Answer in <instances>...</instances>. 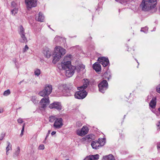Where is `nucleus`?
<instances>
[{
  "mask_svg": "<svg viewBox=\"0 0 160 160\" xmlns=\"http://www.w3.org/2000/svg\"><path fill=\"white\" fill-rule=\"evenodd\" d=\"M65 53L66 50L64 49L60 46L56 47L53 54V63L55 64Z\"/></svg>",
  "mask_w": 160,
  "mask_h": 160,
  "instance_id": "5",
  "label": "nucleus"
},
{
  "mask_svg": "<svg viewBox=\"0 0 160 160\" xmlns=\"http://www.w3.org/2000/svg\"><path fill=\"white\" fill-rule=\"evenodd\" d=\"M6 154H7V155H8V152H6Z\"/></svg>",
  "mask_w": 160,
  "mask_h": 160,
  "instance_id": "51",
  "label": "nucleus"
},
{
  "mask_svg": "<svg viewBox=\"0 0 160 160\" xmlns=\"http://www.w3.org/2000/svg\"><path fill=\"white\" fill-rule=\"evenodd\" d=\"M15 4V2H12V6H13V7H14V5Z\"/></svg>",
  "mask_w": 160,
  "mask_h": 160,
  "instance_id": "45",
  "label": "nucleus"
},
{
  "mask_svg": "<svg viewBox=\"0 0 160 160\" xmlns=\"http://www.w3.org/2000/svg\"><path fill=\"white\" fill-rule=\"evenodd\" d=\"M67 57L64 58L62 62L61 66L62 69L65 70V74L67 77H72L75 72L76 67L71 64V61H67Z\"/></svg>",
  "mask_w": 160,
  "mask_h": 160,
  "instance_id": "2",
  "label": "nucleus"
},
{
  "mask_svg": "<svg viewBox=\"0 0 160 160\" xmlns=\"http://www.w3.org/2000/svg\"><path fill=\"white\" fill-rule=\"evenodd\" d=\"M116 1L118 2H119L120 3H122V2H123L124 0H115Z\"/></svg>",
  "mask_w": 160,
  "mask_h": 160,
  "instance_id": "42",
  "label": "nucleus"
},
{
  "mask_svg": "<svg viewBox=\"0 0 160 160\" xmlns=\"http://www.w3.org/2000/svg\"><path fill=\"white\" fill-rule=\"evenodd\" d=\"M25 124L24 123L23 124V125H22V130H21V132H23V131H24V127H25Z\"/></svg>",
  "mask_w": 160,
  "mask_h": 160,
  "instance_id": "41",
  "label": "nucleus"
},
{
  "mask_svg": "<svg viewBox=\"0 0 160 160\" xmlns=\"http://www.w3.org/2000/svg\"><path fill=\"white\" fill-rule=\"evenodd\" d=\"M23 134V132H21V134H20V136L22 137Z\"/></svg>",
  "mask_w": 160,
  "mask_h": 160,
  "instance_id": "46",
  "label": "nucleus"
},
{
  "mask_svg": "<svg viewBox=\"0 0 160 160\" xmlns=\"http://www.w3.org/2000/svg\"><path fill=\"white\" fill-rule=\"evenodd\" d=\"M58 118L56 116H51L49 117V121L51 122H54Z\"/></svg>",
  "mask_w": 160,
  "mask_h": 160,
  "instance_id": "25",
  "label": "nucleus"
},
{
  "mask_svg": "<svg viewBox=\"0 0 160 160\" xmlns=\"http://www.w3.org/2000/svg\"><path fill=\"white\" fill-rule=\"evenodd\" d=\"M99 158V155L98 154L95 155H91L87 156L83 160H98Z\"/></svg>",
  "mask_w": 160,
  "mask_h": 160,
  "instance_id": "15",
  "label": "nucleus"
},
{
  "mask_svg": "<svg viewBox=\"0 0 160 160\" xmlns=\"http://www.w3.org/2000/svg\"><path fill=\"white\" fill-rule=\"evenodd\" d=\"M92 136L91 135H88L86 136L85 137L83 138V139L88 142H90L92 140Z\"/></svg>",
  "mask_w": 160,
  "mask_h": 160,
  "instance_id": "23",
  "label": "nucleus"
},
{
  "mask_svg": "<svg viewBox=\"0 0 160 160\" xmlns=\"http://www.w3.org/2000/svg\"><path fill=\"white\" fill-rule=\"evenodd\" d=\"M29 48L28 46L27 45H26L24 48L23 49V52H25L27 51L28 49Z\"/></svg>",
  "mask_w": 160,
  "mask_h": 160,
  "instance_id": "34",
  "label": "nucleus"
},
{
  "mask_svg": "<svg viewBox=\"0 0 160 160\" xmlns=\"http://www.w3.org/2000/svg\"><path fill=\"white\" fill-rule=\"evenodd\" d=\"M18 9L16 8H14L11 10V12L12 14L15 15L17 13Z\"/></svg>",
  "mask_w": 160,
  "mask_h": 160,
  "instance_id": "30",
  "label": "nucleus"
},
{
  "mask_svg": "<svg viewBox=\"0 0 160 160\" xmlns=\"http://www.w3.org/2000/svg\"><path fill=\"white\" fill-rule=\"evenodd\" d=\"M5 136V133H2L1 134V136L0 138V140H2Z\"/></svg>",
  "mask_w": 160,
  "mask_h": 160,
  "instance_id": "35",
  "label": "nucleus"
},
{
  "mask_svg": "<svg viewBox=\"0 0 160 160\" xmlns=\"http://www.w3.org/2000/svg\"><path fill=\"white\" fill-rule=\"evenodd\" d=\"M41 73V71L40 69H37L34 71V74L37 76H39Z\"/></svg>",
  "mask_w": 160,
  "mask_h": 160,
  "instance_id": "28",
  "label": "nucleus"
},
{
  "mask_svg": "<svg viewBox=\"0 0 160 160\" xmlns=\"http://www.w3.org/2000/svg\"><path fill=\"white\" fill-rule=\"evenodd\" d=\"M49 108L51 109H56L58 111H60L62 109L61 103L58 102H54L50 104Z\"/></svg>",
  "mask_w": 160,
  "mask_h": 160,
  "instance_id": "9",
  "label": "nucleus"
},
{
  "mask_svg": "<svg viewBox=\"0 0 160 160\" xmlns=\"http://www.w3.org/2000/svg\"><path fill=\"white\" fill-rule=\"evenodd\" d=\"M20 148L19 147L16 149L15 152L13 153V157L14 158H15L19 155L20 153Z\"/></svg>",
  "mask_w": 160,
  "mask_h": 160,
  "instance_id": "22",
  "label": "nucleus"
},
{
  "mask_svg": "<svg viewBox=\"0 0 160 160\" xmlns=\"http://www.w3.org/2000/svg\"><path fill=\"white\" fill-rule=\"evenodd\" d=\"M135 60L137 62L138 61V60H137V59H135Z\"/></svg>",
  "mask_w": 160,
  "mask_h": 160,
  "instance_id": "52",
  "label": "nucleus"
},
{
  "mask_svg": "<svg viewBox=\"0 0 160 160\" xmlns=\"http://www.w3.org/2000/svg\"><path fill=\"white\" fill-rule=\"evenodd\" d=\"M106 139L105 138H99L98 142L100 143V147L103 146L105 143Z\"/></svg>",
  "mask_w": 160,
  "mask_h": 160,
  "instance_id": "24",
  "label": "nucleus"
},
{
  "mask_svg": "<svg viewBox=\"0 0 160 160\" xmlns=\"http://www.w3.org/2000/svg\"><path fill=\"white\" fill-rule=\"evenodd\" d=\"M52 53V51L49 48L46 47L43 49V53L46 58H50L51 56Z\"/></svg>",
  "mask_w": 160,
  "mask_h": 160,
  "instance_id": "14",
  "label": "nucleus"
},
{
  "mask_svg": "<svg viewBox=\"0 0 160 160\" xmlns=\"http://www.w3.org/2000/svg\"><path fill=\"white\" fill-rule=\"evenodd\" d=\"M157 91L160 93V84L158 85L157 88Z\"/></svg>",
  "mask_w": 160,
  "mask_h": 160,
  "instance_id": "36",
  "label": "nucleus"
},
{
  "mask_svg": "<svg viewBox=\"0 0 160 160\" xmlns=\"http://www.w3.org/2000/svg\"><path fill=\"white\" fill-rule=\"evenodd\" d=\"M91 145L92 148L95 149H98L101 147L100 143L96 140L92 141Z\"/></svg>",
  "mask_w": 160,
  "mask_h": 160,
  "instance_id": "18",
  "label": "nucleus"
},
{
  "mask_svg": "<svg viewBox=\"0 0 160 160\" xmlns=\"http://www.w3.org/2000/svg\"><path fill=\"white\" fill-rule=\"evenodd\" d=\"M156 100L157 98L156 97H153L149 103V107L152 109H154L156 107L157 102Z\"/></svg>",
  "mask_w": 160,
  "mask_h": 160,
  "instance_id": "16",
  "label": "nucleus"
},
{
  "mask_svg": "<svg viewBox=\"0 0 160 160\" xmlns=\"http://www.w3.org/2000/svg\"><path fill=\"white\" fill-rule=\"evenodd\" d=\"M25 2L27 8L30 9L37 6V0H25Z\"/></svg>",
  "mask_w": 160,
  "mask_h": 160,
  "instance_id": "8",
  "label": "nucleus"
},
{
  "mask_svg": "<svg viewBox=\"0 0 160 160\" xmlns=\"http://www.w3.org/2000/svg\"><path fill=\"white\" fill-rule=\"evenodd\" d=\"M18 123H22L23 122V121L22 118H19L18 120Z\"/></svg>",
  "mask_w": 160,
  "mask_h": 160,
  "instance_id": "38",
  "label": "nucleus"
},
{
  "mask_svg": "<svg viewBox=\"0 0 160 160\" xmlns=\"http://www.w3.org/2000/svg\"><path fill=\"white\" fill-rule=\"evenodd\" d=\"M99 91L102 93H104L108 88V84L106 80H103L98 84Z\"/></svg>",
  "mask_w": 160,
  "mask_h": 160,
  "instance_id": "6",
  "label": "nucleus"
},
{
  "mask_svg": "<svg viewBox=\"0 0 160 160\" xmlns=\"http://www.w3.org/2000/svg\"><path fill=\"white\" fill-rule=\"evenodd\" d=\"M56 133V132L55 131H52L51 133V135L53 136Z\"/></svg>",
  "mask_w": 160,
  "mask_h": 160,
  "instance_id": "44",
  "label": "nucleus"
},
{
  "mask_svg": "<svg viewBox=\"0 0 160 160\" xmlns=\"http://www.w3.org/2000/svg\"><path fill=\"white\" fill-rule=\"evenodd\" d=\"M88 84V83H86L82 86L78 87L77 89L78 91L75 92L74 95L76 98L82 99L86 97L88 93L85 89L87 87Z\"/></svg>",
  "mask_w": 160,
  "mask_h": 160,
  "instance_id": "4",
  "label": "nucleus"
},
{
  "mask_svg": "<svg viewBox=\"0 0 160 160\" xmlns=\"http://www.w3.org/2000/svg\"><path fill=\"white\" fill-rule=\"evenodd\" d=\"M88 132V129L87 127L84 126L80 130H78L77 132V134L81 136H83L86 134Z\"/></svg>",
  "mask_w": 160,
  "mask_h": 160,
  "instance_id": "13",
  "label": "nucleus"
},
{
  "mask_svg": "<svg viewBox=\"0 0 160 160\" xmlns=\"http://www.w3.org/2000/svg\"><path fill=\"white\" fill-rule=\"evenodd\" d=\"M141 31V32H143L144 33H147L148 31V28L147 27L142 28Z\"/></svg>",
  "mask_w": 160,
  "mask_h": 160,
  "instance_id": "31",
  "label": "nucleus"
},
{
  "mask_svg": "<svg viewBox=\"0 0 160 160\" xmlns=\"http://www.w3.org/2000/svg\"><path fill=\"white\" fill-rule=\"evenodd\" d=\"M125 116H126V115H125L124 116V118H125Z\"/></svg>",
  "mask_w": 160,
  "mask_h": 160,
  "instance_id": "53",
  "label": "nucleus"
},
{
  "mask_svg": "<svg viewBox=\"0 0 160 160\" xmlns=\"http://www.w3.org/2000/svg\"><path fill=\"white\" fill-rule=\"evenodd\" d=\"M10 94V91L9 89H8L5 91L3 93V95L4 96H7Z\"/></svg>",
  "mask_w": 160,
  "mask_h": 160,
  "instance_id": "29",
  "label": "nucleus"
},
{
  "mask_svg": "<svg viewBox=\"0 0 160 160\" xmlns=\"http://www.w3.org/2000/svg\"><path fill=\"white\" fill-rule=\"evenodd\" d=\"M46 139H45V140H44L43 143H46Z\"/></svg>",
  "mask_w": 160,
  "mask_h": 160,
  "instance_id": "47",
  "label": "nucleus"
},
{
  "mask_svg": "<svg viewBox=\"0 0 160 160\" xmlns=\"http://www.w3.org/2000/svg\"><path fill=\"white\" fill-rule=\"evenodd\" d=\"M23 80H22V81H21L19 83V84H20L21 83H22V82H23Z\"/></svg>",
  "mask_w": 160,
  "mask_h": 160,
  "instance_id": "48",
  "label": "nucleus"
},
{
  "mask_svg": "<svg viewBox=\"0 0 160 160\" xmlns=\"http://www.w3.org/2000/svg\"><path fill=\"white\" fill-rule=\"evenodd\" d=\"M32 101L34 103H37L38 102L35 97H32Z\"/></svg>",
  "mask_w": 160,
  "mask_h": 160,
  "instance_id": "33",
  "label": "nucleus"
},
{
  "mask_svg": "<svg viewBox=\"0 0 160 160\" xmlns=\"http://www.w3.org/2000/svg\"><path fill=\"white\" fill-rule=\"evenodd\" d=\"M103 160H114L115 158L114 156L112 154H110L108 155L103 156Z\"/></svg>",
  "mask_w": 160,
  "mask_h": 160,
  "instance_id": "20",
  "label": "nucleus"
},
{
  "mask_svg": "<svg viewBox=\"0 0 160 160\" xmlns=\"http://www.w3.org/2000/svg\"><path fill=\"white\" fill-rule=\"evenodd\" d=\"M13 61L15 63L16 67H17V63H18V61L17 60L16 58H13Z\"/></svg>",
  "mask_w": 160,
  "mask_h": 160,
  "instance_id": "37",
  "label": "nucleus"
},
{
  "mask_svg": "<svg viewBox=\"0 0 160 160\" xmlns=\"http://www.w3.org/2000/svg\"><path fill=\"white\" fill-rule=\"evenodd\" d=\"M103 76L106 78H107L108 80L111 78V76L110 74H108L107 72H105L103 74Z\"/></svg>",
  "mask_w": 160,
  "mask_h": 160,
  "instance_id": "27",
  "label": "nucleus"
},
{
  "mask_svg": "<svg viewBox=\"0 0 160 160\" xmlns=\"http://www.w3.org/2000/svg\"><path fill=\"white\" fill-rule=\"evenodd\" d=\"M157 126L160 128V120L158 121V123L157 124Z\"/></svg>",
  "mask_w": 160,
  "mask_h": 160,
  "instance_id": "43",
  "label": "nucleus"
},
{
  "mask_svg": "<svg viewBox=\"0 0 160 160\" xmlns=\"http://www.w3.org/2000/svg\"><path fill=\"white\" fill-rule=\"evenodd\" d=\"M137 62L138 63V66L139 65V62H138V61ZM137 68H138V66H137Z\"/></svg>",
  "mask_w": 160,
  "mask_h": 160,
  "instance_id": "49",
  "label": "nucleus"
},
{
  "mask_svg": "<svg viewBox=\"0 0 160 160\" xmlns=\"http://www.w3.org/2000/svg\"><path fill=\"white\" fill-rule=\"evenodd\" d=\"M65 88H66V96H70L74 94L76 91L75 88L72 87L71 85H67Z\"/></svg>",
  "mask_w": 160,
  "mask_h": 160,
  "instance_id": "7",
  "label": "nucleus"
},
{
  "mask_svg": "<svg viewBox=\"0 0 160 160\" xmlns=\"http://www.w3.org/2000/svg\"><path fill=\"white\" fill-rule=\"evenodd\" d=\"M85 66L82 64H80L79 65L76 67V70H77L78 72L80 71L83 70L85 69Z\"/></svg>",
  "mask_w": 160,
  "mask_h": 160,
  "instance_id": "21",
  "label": "nucleus"
},
{
  "mask_svg": "<svg viewBox=\"0 0 160 160\" xmlns=\"http://www.w3.org/2000/svg\"><path fill=\"white\" fill-rule=\"evenodd\" d=\"M55 160H57V158H56Z\"/></svg>",
  "mask_w": 160,
  "mask_h": 160,
  "instance_id": "54",
  "label": "nucleus"
},
{
  "mask_svg": "<svg viewBox=\"0 0 160 160\" xmlns=\"http://www.w3.org/2000/svg\"><path fill=\"white\" fill-rule=\"evenodd\" d=\"M52 90V86L47 84L45 85L44 88L38 93V95L40 96L43 97L46 96V97L42 98L40 102L41 109H45L49 104L50 101L48 96L51 94Z\"/></svg>",
  "mask_w": 160,
  "mask_h": 160,
  "instance_id": "1",
  "label": "nucleus"
},
{
  "mask_svg": "<svg viewBox=\"0 0 160 160\" xmlns=\"http://www.w3.org/2000/svg\"><path fill=\"white\" fill-rule=\"evenodd\" d=\"M157 148L158 150L160 149V142H158L157 143Z\"/></svg>",
  "mask_w": 160,
  "mask_h": 160,
  "instance_id": "40",
  "label": "nucleus"
},
{
  "mask_svg": "<svg viewBox=\"0 0 160 160\" xmlns=\"http://www.w3.org/2000/svg\"><path fill=\"white\" fill-rule=\"evenodd\" d=\"M63 120L61 118H58L53 125V128L56 129L61 128L63 125Z\"/></svg>",
  "mask_w": 160,
  "mask_h": 160,
  "instance_id": "10",
  "label": "nucleus"
},
{
  "mask_svg": "<svg viewBox=\"0 0 160 160\" xmlns=\"http://www.w3.org/2000/svg\"><path fill=\"white\" fill-rule=\"evenodd\" d=\"M98 61L104 67H106L107 66L109 62L108 58L105 57H99L98 58Z\"/></svg>",
  "mask_w": 160,
  "mask_h": 160,
  "instance_id": "12",
  "label": "nucleus"
},
{
  "mask_svg": "<svg viewBox=\"0 0 160 160\" xmlns=\"http://www.w3.org/2000/svg\"><path fill=\"white\" fill-rule=\"evenodd\" d=\"M44 18V17L43 14L41 12H39L38 15L36 17L35 19L38 22H43Z\"/></svg>",
  "mask_w": 160,
  "mask_h": 160,
  "instance_id": "19",
  "label": "nucleus"
},
{
  "mask_svg": "<svg viewBox=\"0 0 160 160\" xmlns=\"http://www.w3.org/2000/svg\"><path fill=\"white\" fill-rule=\"evenodd\" d=\"M58 38V37H56L55 38V39H56L57 38ZM58 38H59V37H58Z\"/></svg>",
  "mask_w": 160,
  "mask_h": 160,
  "instance_id": "50",
  "label": "nucleus"
},
{
  "mask_svg": "<svg viewBox=\"0 0 160 160\" xmlns=\"http://www.w3.org/2000/svg\"><path fill=\"white\" fill-rule=\"evenodd\" d=\"M157 0H143L140 5L142 10L144 11H150L153 13L156 12Z\"/></svg>",
  "mask_w": 160,
  "mask_h": 160,
  "instance_id": "3",
  "label": "nucleus"
},
{
  "mask_svg": "<svg viewBox=\"0 0 160 160\" xmlns=\"http://www.w3.org/2000/svg\"><path fill=\"white\" fill-rule=\"evenodd\" d=\"M51 132L50 130H49L48 131V132L47 133L46 136L45 138V139H46L48 137L49 134H50Z\"/></svg>",
  "mask_w": 160,
  "mask_h": 160,
  "instance_id": "39",
  "label": "nucleus"
},
{
  "mask_svg": "<svg viewBox=\"0 0 160 160\" xmlns=\"http://www.w3.org/2000/svg\"><path fill=\"white\" fill-rule=\"evenodd\" d=\"M19 33L22 39V41H20L21 42L26 43L27 42V39L25 36V33L24 32V29L23 28L22 25L20 27V31L19 32Z\"/></svg>",
  "mask_w": 160,
  "mask_h": 160,
  "instance_id": "11",
  "label": "nucleus"
},
{
  "mask_svg": "<svg viewBox=\"0 0 160 160\" xmlns=\"http://www.w3.org/2000/svg\"><path fill=\"white\" fill-rule=\"evenodd\" d=\"M45 148L43 144H41L38 147V150H43Z\"/></svg>",
  "mask_w": 160,
  "mask_h": 160,
  "instance_id": "32",
  "label": "nucleus"
},
{
  "mask_svg": "<svg viewBox=\"0 0 160 160\" xmlns=\"http://www.w3.org/2000/svg\"><path fill=\"white\" fill-rule=\"evenodd\" d=\"M7 143L8 144V146L6 147V152H8L9 150H12V145H11L10 143L9 142H7Z\"/></svg>",
  "mask_w": 160,
  "mask_h": 160,
  "instance_id": "26",
  "label": "nucleus"
},
{
  "mask_svg": "<svg viewBox=\"0 0 160 160\" xmlns=\"http://www.w3.org/2000/svg\"><path fill=\"white\" fill-rule=\"evenodd\" d=\"M92 68L93 69L95 70L96 72H99L101 70V66L99 62H95L93 64Z\"/></svg>",
  "mask_w": 160,
  "mask_h": 160,
  "instance_id": "17",
  "label": "nucleus"
}]
</instances>
